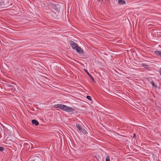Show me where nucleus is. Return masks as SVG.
Here are the masks:
<instances>
[{"instance_id": "18", "label": "nucleus", "mask_w": 161, "mask_h": 161, "mask_svg": "<svg viewBox=\"0 0 161 161\" xmlns=\"http://www.w3.org/2000/svg\"><path fill=\"white\" fill-rule=\"evenodd\" d=\"M142 66H146V65H145V64H142Z\"/></svg>"}, {"instance_id": "13", "label": "nucleus", "mask_w": 161, "mask_h": 161, "mask_svg": "<svg viewBox=\"0 0 161 161\" xmlns=\"http://www.w3.org/2000/svg\"><path fill=\"white\" fill-rule=\"evenodd\" d=\"M4 149L2 147H0V151H2Z\"/></svg>"}, {"instance_id": "2", "label": "nucleus", "mask_w": 161, "mask_h": 161, "mask_svg": "<svg viewBox=\"0 0 161 161\" xmlns=\"http://www.w3.org/2000/svg\"><path fill=\"white\" fill-rule=\"evenodd\" d=\"M49 8L53 9H54L58 12L60 9L59 6L58 4H55L53 3H51L49 5Z\"/></svg>"}, {"instance_id": "11", "label": "nucleus", "mask_w": 161, "mask_h": 161, "mask_svg": "<svg viewBox=\"0 0 161 161\" xmlns=\"http://www.w3.org/2000/svg\"><path fill=\"white\" fill-rule=\"evenodd\" d=\"M86 98L89 100L91 101L92 100L91 97L90 96H87L86 97Z\"/></svg>"}, {"instance_id": "9", "label": "nucleus", "mask_w": 161, "mask_h": 161, "mask_svg": "<svg viewBox=\"0 0 161 161\" xmlns=\"http://www.w3.org/2000/svg\"><path fill=\"white\" fill-rule=\"evenodd\" d=\"M76 127L80 132H81L82 131L83 129L80 127L79 125L77 124Z\"/></svg>"}, {"instance_id": "12", "label": "nucleus", "mask_w": 161, "mask_h": 161, "mask_svg": "<svg viewBox=\"0 0 161 161\" xmlns=\"http://www.w3.org/2000/svg\"><path fill=\"white\" fill-rule=\"evenodd\" d=\"M106 161H110V158L109 156H107L106 159Z\"/></svg>"}, {"instance_id": "1", "label": "nucleus", "mask_w": 161, "mask_h": 161, "mask_svg": "<svg viewBox=\"0 0 161 161\" xmlns=\"http://www.w3.org/2000/svg\"><path fill=\"white\" fill-rule=\"evenodd\" d=\"M55 108H58L62 110L68 112H72L74 111V109L71 107L67 106L62 104H57L54 105Z\"/></svg>"}, {"instance_id": "8", "label": "nucleus", "mask_w": 161, "mask_h": 161, "mask_svg": "<svg viewBox=\"0 0 161 161\" xmlns=\"http://www.w3.org/2000/svg\"><path fill=\"white\" fill-rule=\"evenodd\" d=\"M84 71L86 72L87 73V75L90 77L91 78V79L93 80V81H94V79L91 75H90V74L89 73V72L86 70V69H84Z\"/></svg>"}, {"instance_id": "3", "label": "nucleus", "mask_w": 161, "mask_h": 161, "mask_svg": "<svg viewBox=\"0 0 161 161\" xmlns=\"http://www.w3.org/2000/svg\"><path fill=\"white\" fill-rule=\"evenodd\" d=\"M69 43L70 46L74 49H75L76 46L78 45L76 44L72 41H70L69 42Z\"/></svg>"}, {"instance_id": "15", "label": "nucleus", "mask_w": 161, "mask_h": 161, "mask_svg": "<svg viewBox=\"0 0 161 161\" xmlns=\"http://www.w3.org/2000/svg\"><path fill=\"white\" fill-rule=\"evenodd\" d=\"M3 4V3L2 2L0 1V7H1Z\"/></svg>"}, {"instance_id": "14", "label": "nucleus", "mask_w": 161, "mask_h": 161, "mask_svg": "<svg viewBox=\"0 0 161 161\" xmlns=\"http://www.w3.org/2000/svg\"><path fill=\"white\" fill-rule=\"evenodd\" d=\"M151 83L152 84V85L153 86H155V84L153 82H151Z\"/></svg>"}, {"instance_id": "5", "label": "nucleus", "mask_w": 161, "mask_h": 161, "mask_svg": "<svg viewBox=\"0 0 161 161\" xmlns=\"http://www.w3.org/2000/svg\"><path fill=\"white\" fill-rule=\"evenodd\" d=\"M31 122L33 125H39V122L36 119L32 120Z\"/></svg>"}, {"instance_id": "4", "label": "nucleus", "mask_w": 161, "mask_h": 161, "mask_svg": "<svg viewBox=\"0 0 161 161\" xmlns=\"http://www.w3.org/2000/svg\"><path fill=\"white\" fill-rule=\"evenodd\" d=\"M76 51L79 53L82 54L83 53V51L81 49L80 47L77 45L75 49Z\"/></svg>"}, {"instance_id": "16", "label": "nucleus", "mask_w": 161, "mask_h": 161, "mask_svg": "<svg viewBox=\"0 0 161 161\" xmlns=\"http://www.w3.org/2000/svg\"><path fill=\"white\" fill-rule=\"evenodd\" d=\"M133 137L134 138H136V135L135 134H134Z\"/></svg>"}, {"instance_id": "17", "label": "nucleus", "mask_w": 161, "mask_h": 161, "mask_svg": "<svg viewBox=\"0 0 161 161\" xmlns=\"http://www.w3.org/2000/svg\"><path fill=\"white\" fill-rule=\"evenodd\" d=\"M159 73H160V75H161V68H160V71H159Z\"/></svg>"}, {"instance_id": "7", "label": "nucleus", "mask_w": 161, "mask_h": 161, "mask_svg": "<svg viewBox=\"0 0 161 161\" xmlns=\"http://www.w3.org/2000/svg\"><path fill=\"white\" fill-rule=\"evenodd\" d=\"M118 2L120 5H123L125 3L124 0H118Z\"/></svg>"}, {"instance_id": "6", "label": "nucleus", "mask_w": 161, "mask_h": 161, "mask_svg": "<svg viewBox=\"0 0 161 161\" xmlns=\"http://www.w3.org/2000/svg\"><path fill=\"white\" fill-rule=\"evenodd\" d=\"M155 54L161 58V51H156L155 52Z\"/></svg>"}, {"instance_id": "10", "label": "nucleus", "mask_w": 161, "mask_h": 161, "mask_svg": "<svg viewBox=\"0 0 161 161\" xmlns=\"http://www.w3.org/2000/svg\"><path fill=\"white\" fill-rule=\"evenodd\" d=\"M81 132H82L84 134H87L86 130L84 129H83L82 131Z\"/></svg>"}]
</instances>
